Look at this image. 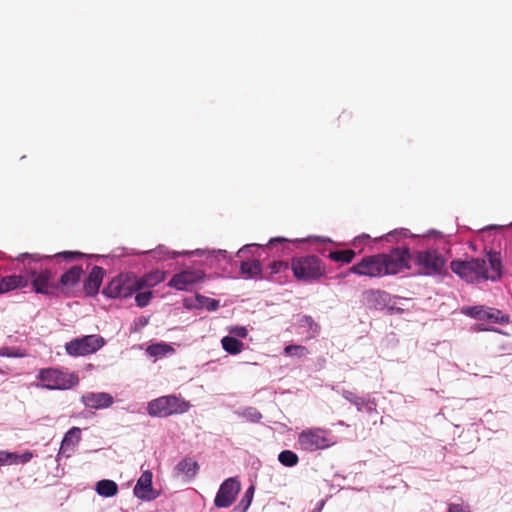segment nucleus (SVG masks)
I'll return each mask as SVG.
<instances>
[{
    "instance_id": "obj_15",
    "label": "nucleus",
    "mask_w": 512,
    "mask_h": 512,
    "mask_svg": "<svg viewBox=\"0 0 512 512\" xmlns=\"http://www.w3.org/2000/svg\"><path fill=\"white\" fill-rule=\"evenodd\" d=\"M81 441V429L79 427L70 428L64 435L58 455L69 458L76 450Z\"/></svg>"
},
{
    "instance_id": "obj_25",
    "label": "nucleus",
    "mask_w": 512,
    "mask_h": 512,
    "mask_svg": "<svg viewBox=\"0 0 512 512\" xmlns=\"http://www.w3.org/2000/svg\"><path fill=\"white\" fill-rule=\"evenodd\" d=\"M223 349L232 355H237L243 350L244 344L235 337L225 336L221 340Z\"/></svg>"
},
{
    "instance_id": "obj_18",
    "label": "nucleus",
    "mask_w": 512,
    "mask_h": 512,
    "mask_svg": "<svg viewBox=\"0 0 512 512\" xmlns=\"http://www.w3.org/2000/svg\"><path fill=\"white\" fill-rule=\"evenodd\" d=\"M104 274L105 270L100 266H94L91 269L84 282V290L88 296H94L98 293Z\"/></svg>"
},
{
    "instance_id": "obj_33",
    "label": "nucleus",
    "mask_w": 512,
    "mask_h": 512,
    "mask_svg": "<svg viewBox=\"0 0 512 512\" xmlns=\"http://www.w3.org/2000/svg\"><path fill=\"white\" fill-rule=\"evenodd\" d=\"M18 455L16 453L0 451V465L12 464L16 462Z\"/></svg>"
},
{
    "instance_id": "obj_37",
    "label": "nucleus",
    "mask_w": 512,
    "mask_h": 512,
    "mask_svg": "<svg viewBox=\"0 0 512 512\" xmlns=\"http://www.w3.org/2000/svg\"><path fill=\"white\" fill-rule=\"evenodd\" d=\"M230 332L240 338H245L248 334V331L244 326H236L232 328Z\"/></svg>"
},
{
    "instance_id": "obj_24",
    "label": "nucleus",
    "mask_w": 512,
    "mask_h": 512,
    "mask_svg": "<svg viewBox=\"0 0 512 512\" xmlns=\"http://www.w3.org/2000/svg\"><path fill=\"white\" fill-rule=\"evenodd\" d=\"M146 352L152 357H164L167 354H173L175 349L167 343L151 344L147 347Z\"/></svg>"
},
{
    "instance_id": "obj_32",
    "label": "nucleus",
    "mask_w": 512,
    "mask_h": 512,
    "mask_svg": "<svg viewBox=\"0 0 512 512\" xmlns=\"http://www.w3.org/2000/svg\"><path fill=\"white\" fill-rule=\"evenodd\" d=\"M300 326L306 327L313 332V334L318 333L319 325L313 320L311 316H303L300 319Z\"/></svg>"
},
{
    "instance_id": "obj_23",
    "label": "nucleus",
    "mask_w": 512,
    "mask_h": 512,
    "mask_svg": "<svg viewBox=\"0 0 512 512\" xmlns=\"http://www.w3.org/2000/svg\"><path fill=\"white\" fill-rule=\"evenodd\" d=\"M356 256V252L352 249H344V250H334L330 251L328 254V258L334 262H341L344 264H349L353 261Z\"/></svg>"
},
{
    "instance_id": "obj_42",
    "label": "nucleus",
    "mask_w": 512,
    "mask_h": 512,
    "mask_svg": "<svg viewBox=\"0 0 512 512\" xmlns=\"http://www.w3.org/2000/svg\"><path fill=\"white\" fill-rule=\"evenodd\" d=\"M219 308V301L215 299H209L207 309L209 311H215Z\"/></svg>"
},
{
    "instance_id": "obj_2",
    "label": "nucleus",
    "mask_w": 512,
    "mask_h": 512,
    "mask_svg": "<svg viewBox=\"0 0 512 512\" xmlns=\"http://www.w3.org/2000/svg\"><path fill=\"white\" fill-rule=\"evenodd\" d=\"M450 268L462 280L472 284L488 280L495 282L500 280L503 274L501 255L495 251L488 252L487 259L453 260Z\"/></svg>"
},
{
    "instance_id": "obj_48",
    "label": "nucleus",
    "mask_w": 512,
    "mask_h": 512,
    "mask_svg": "<svg viewBox=\"0 0 512 512\" xmlns=\"http://www.w3.org/2000/svg\"><path fill=\"white\" fill-rule=\"evenodd\" d=\"M260 418H261V414L257 413V419H260Z\"/></svg>"
},
{
    "instance_id": "obj_21",
    "label": "nucleus",
    "mask_w": 512,
    "mask_h": 512,
    "mask_svg": "<svg viewBox=\"0 0 512 512\" xmlns=\"http://www.w3.org/2000/svg\"><path fill=\"white\" fill-rule=\"evenodd\" d=\"M175 470L177 474H183L187 479H192L196 476L199 470V465L197 461L186 457L176 465Z\"/></svg>"
},
{
    "instance_id": "obj_29",
    "label": "nucleus",
    "mask_w": 512,
    "mask_h": 512,
    "mask_svg": "<svg viewBox=\"0 0 512 512\" xmlns=\"http://www.w3.org/2000/svg\"><path fill=\"white\" fill-rule=\"evenodd\" d=\"M17 276L9 275L0 280V294L17 289Z\"/></svg>"
},
{
    "instance_id": "obj_34",
    "label": "nucleus",
    "mask_w": 512,
    "mask_h": 512,
    "mask_svg": "<svg viewBox=\"0 0 512 512\" xmlns=\"http://www.w3.org/2000/svg\"><path fill=\"white\" fill-rule=\"evenodd\" d=\"M0 356L5 357H24L25 353L21 352L18 348L3 347L0 349Z\"/></svg>"
},
{
    "instance_id": "obj_44",
    "label": "nucleus",
    "mask_w": 512,
    "mask_h": 512,
    "mask_svg": "<svg viewBox=\"0 0 512 512\" xmlns=\"http://www.w3.org/2000/svg\"><path fill=\"white\" fill-rule=\"evenodd\" d=\"M325 502L323 500L319 501L316 507L311 512H322Z\"/></svg>"
},
{
    "instance_id": "obj_20",
    "label": "nucleus",
    "mask_w": 512,
    "mask_h": 512,
    "mask_svg": "<svg viewBox=\"0 0 512 512\" xmlns=\"http://www.w3.org/2000/svg\"><path fill=\"white\" fill-rule=\"evenodd\" d=\"M166 278V272L161 270H154L146 273L138 278V289L151 288L163 282Z\"/></svg>"
},
{
    "instance_id": "obj_30",
    "label": "nucleus",
    "mask_w": 512,
    "mask_h": 512,
    "mask_svg": "<svg viewBox=\"0 0 512 512\" xmlns=\"http://www.w3.org/2000/svg\"><path fill=\"white\" fill-rule=\"evenodd\" d=\"M284 353L287 356H294V357L301 358V357L306 356L309 353V351L305 346H302V345H287L284 348Z\"/></svg>"
},
{
    "instance_id": "obj_19",
    "label": "nucleus",
    "mask_w": 512,
    "mask_h": 512,
    "mask_svg": "<svg viewBox=\"0 0 512 512\" xmlns=\"http://www.w3.org/2000/svg\"><path fill=\"white\" fill-rule=\"evenodd\" d=\"M83 274V270L80 266H73L68 271L63 273L59 279V282H56L59 284V288L62 289H69L71 287H74L80 280L81 276Z\"/></svg>"
},
{
    "instance_id": "obj_40",
    "label": "nucleus",
    "mask_w": 512,
    "mask_h": 512,
    "mask_svg": "<svg viewBox=\"0 0 512 512\" xmlns=\"http://www.w3.org/2000/svg\"><path fill=\"white\" fill-rule=\"evenodd\" d=\"M382 295V292L379 291V290H367L364 292V296L367 298V299H370V298H378Z\"/></svg>"
},
{
    "instance_id": "obj_35",
    "label": "nucleus",
    "mask_w": 512,
    "mask_h": 512,
    "mask_svg": "<svg viewBox=\"0 0 512 512\" xmlns=\"http://www.w3.org/2000/svg\"><path fill=\"white\" fill-rule=\"evenodd\" d=\"M17 276V288H26L31 284V277L29 275V269L25 271L24 274H19Z\"/></svg>"
},
{
    "instance_id": "obj_16",
    "label": "nucleus",
    "mask_w": 512,
    "mask_h": 512,
    "mask_svg": "<svg viewBox=\"0 0 512 512\" xmlns=\"http://www.w3.org/2000/svg\"><path fill=\"white\" fill-rule=\"evenodd\" d=\"M152 478L153 474L149 470H146L141 474L133 489L136 497L143 500H151L155 498L152 494Z\"/></svg>"
},
{
    "instance_id": "obj_6",
    "label": "nucleus",
    "mask_w": 512,
    "mask_h": 512,
    "mask_svg": "<svg viewBox=\"0 0 512 512\" xmlns=\"http://www.w3.org/2000/svg\"><path fill=\"white\" fill-rule=\"evenodd\" d=\"M38 379L42 387L49 390H65L76 386L79 377L76 373H69L57 368H44L39 371Z\"/></svg>"
},
{
    "instance_id": "obj_1",
    "label": "nucleus",
    "mask_w": 512,
    "mask_h": 512,
    "mask_svg": "<svg viewBox=\"0 0 512 512\" xmlns=\"http://www.w3.org/2000/svg\"><path fill=\"white\" fill-rule=\"evenodd\" d=\"M411 255L407 247L392 249L389 253H381L363 257L351 266L347 273L370 278L397 274L404 269H410Z\"/></svg>"
},
{
    "instance_id": "obj_7",
    "label": "nucleus",
    "mask_w": 512,
    "mask_h": 512,
    "mask_svg": "<svg viewBox=\"0 0 512 512\" xmlns=\"http://www.w3.org/2000/svg\"><path fill=\"white\" fill-rule=\"evenodd\" d=\"M106 344V340L98 335L91 334L77 337L65 343V351L69 356L80 357L96 353Z\"/></svg>"
},
{
    "instance_id": "obj_43",
    "label": "nucleus",
    "mask_w": 512,
    "mask_h": 512,
    "mask_svg": "<svg viewBox=\"0 0 512 512\" xmlns=\"http://www.w3.org/2000/svg\"><path fill=\"white\" fill-rule=\"evenodd\" d=\"M28 257L32 258L34 261H38L40 259L37 255H29L27 253H24L18 257V260L24 261V258Z\"/></svg>"
},
{
    "instance_id": "obj_31",
    "label": "nucleus",
    "mask_w": 512,
    "mask_h": 512,
    "mask_svg": "<svg viewBox=\"0 0 512 512\" xmlns=\"http://www.w3.org/2000/svg\"><path fill=\"white\" fill-rule=\"evenodd\" d=\"M153 297V292L148 290V291H144V292H139L136 296H135V302L137 304L138 307H146L151 299Z\"/></svg>"
},
{
    "instance_id": "obj_4",
    "label": "nucleus",
    "mask_w": 512,
    "mask_h": 512,
    "mask_svg": "<svg viewBox=\"0 0 512 512\" xmlns=\"http://www.w3.org/2000/svg\"><path fill=\"white\" fill-rule=\"evenodd\" d=\"M418 273L425 276H442L447 273V259L440 251L428 249L418 251L413 257Z\"/></svg>"
},
{
    "instance_id": "obj_47",
    "label": "nucleus",
    "mask_w": 512,
    "mask_h": 512,
    "mask_svg": "<svg viewBox=\"0 0 512 512\" xmlns=\"http://www.w3.org/2000/svg\"><path fill=\"white\" fill-rule=\"evenodd\" d=\"M160 252H162V248H161V247H159V248H158V250H154V251H152V253L154 254V256H155L156 254L160 253Z\"/></svg>"
},
{
    "instance_id": "obj_8",
    "label": "nucleus",
    "mask_w": 512,
    "mask_h": 512,
    "mask_svg": "<svg viewBox=\"0 0 512 512\" xmlns=\"http://www.w3.org/2000/svg\"><path fill=\"white\" fill-rule=\"evenodd\" d=\"M138 277L133 273H122L114 277L103 289L108 298H128L138 289Z\"/></svg>"
},
{
    "instance_id": "obj_13",
    "label": "nucleus",
    "mask_w": 512,
    "mask_h": 512,
    "mask_svg": "<svg viewBox=\"0 0 512 512\" xmlns=\"http://www.w3.org/2000/svg\"><path fill=\"white\" fill-rule=\"evenodd\" d=\"M205 274L198 269H187L173 275L168 282V286L176 290H188L190 286L201 281Z\"/></svg>"
},
{
    "instance_id": "obj_26",
    "label": "nucleus",
    "mask_w": 512,
    "mask_h": 512,
    "mask_svg": "<svg viewBox=\"0 0 512 512\" xmlns=\"http://www.w3.org/2000/svg\"><path fill=\"white\" fill-rule=\"evenodd\" d=\"M241 274L245 278H252L259 275L262 271L261 263L258 260L244 261L241 263Z\"/></svg>"
},
{
    "instance_id": "obj_46",
    "label": "nucleus",
    "mask_w": 512,
    "mask_h": 512,
    "mask_svg": "<svg viewBox=\"0 0 512 512\" xmlns=\"http://www.w3.org/2000/svg\"><path fill=\"white\" fill-rule=\"evenodd\" d=\"M349 274H350V273H347V271H346V272H344V273L339 274L337 277H338V278H344V277L348 276Z\"/></svg>"
},
{
    "instance_id": "obj_9",
    "label": "nucleus",
    "mask_w": 512,
    "mask_h": 512,
    "mask_svg": "<svg viewBox=\"0 0 512 512\" xmlns=\"http://www.w3.org/2000/svg\"><path fill=\"white\" fill-rule=\"evenodd\" d=\"M334 443L330 431L322 428L306 429L302 431L298 437L300 448L309 452L326 449Z\"/></svg>"
},
{
    "instance_id": "obj_45",
    "label": "nucleus",
    "mask_w": 512,
    "mask_h": 512,
    "mask_svg": "<svg viewBox=\"0 0 512 512\" xmlns=\"http://www.w3.org/2000/svg\"><path fill=\"white\" fill-rule=\"evenodd\" d=\"M283 241H285V239H284V238H273V239H271V240H270V242H269V243H270V244H273V243H275V242H283Z\"/></svg>"
},
{
    "instance_id": "obj_3",
    "label": "nucleus",
    "mask_w": 512,
    "mask_h": 512,
    "mask_svg": "<svg viewBox=\"0 0 512 512\" xmlns=\"http://www.w3.org/2000/svg\"><path fill=\"white\" fill-rule=\"evenodd\" d=\"M290 265L294 277L301 282H315L326 275V265L316 255L295 257Z\"/></svg>"
},
{
    "instance_id": "obj_22",
    "label": "nucleus",
    "mask_w": 512,
    "mask_h": 512,
    "mask_svg": "<svg viewBox=\"0 0 512 512\" xmlns=\"http://www.w3.org/2000/svg\"><path fill=\"white\" fill-rule=\"evenodd\" d=\"M96 492L103 497H113L118 493V485L113 480H100L96 484Z\"/></svg>"
},
{
    "instance_id": "obj_11",
    "label": "nucleus",
    "mask_w": 512,
    "mask_h": 512,
    "mask_svg": "<svg viewBox=\"0 0 512 512\" xmlns=\"http://www.w3.org/2000/svg\"><path fill=\"white\" fill-rule=\"evenodd\" d=\"M462 313L477 320H487L497 324L509 322V316L503 314L501 310L484 305L463 307Z\"/></svg>"
},
{
    "instance_id": "obj_5",
    "label": "nucleus",
    "mask_w": 512,
    "mask_h": 512,
    "mask_svg": "<svg viewBox=\"0 0 512 512\" xmlns=\"http://www.w3.org/2000/svg\"><path fill=\"white\" fill-rule=\"evenodd\" d=\"M188 401L176 395L156 398L148 403L147 412L152 417L165 418L174 414H183L190 409Z\"/></svg>"
},
{
    "instance_id": "obj_36",
    "label": "nucleus",
    "mask_w": 512,
    "mask_h": 512,
    "mask_svg": "<svg viewBox=\"0 0 512 512\" xmlns=\"http://www.w3.org/2000/svg\"><path fill=\"white\" fill-rule=\"evenodd\" d=\"M447 512H471L468 504L450 503Z\"/></svg>"
},
{
    "instance_id": "obj_28",
    "label": "nucleus",
    "mask_w": 512,
    "mask_h": 512,
    "mask_svg": "<svg viewBox=\"0 0 512 512\" xmlns=\"http://www.w3.org/2000/svg\"><path fill=\"white\" fill-rule=\"evenodd\" d=\"M278 460L282 465H284L286 467H293L298 463L299 458H298L297 454L294 453L293 451L284 450V451L280 452V454L278 456Z\"/></svg>"
},
{
    "instance_id": "obj_17",
    "label": "nucleus",
    "mask_w": 512,
    "mask_h": 512,
    "mask_svg": "<svg viewBox=\"0 0 512 512\" xmlns=\"http://www.w3.org/2000/svg\"><path fill=\"white\" fill-rule=\"evenodd\" d=\"M342 396L348 402L356 406L358 411L365 410L368 413H376L377 412V403L374 399H366L356 395L354 392L349 390H344L342 392Z\"/></svg>"
},
{
    "instance_id": "obj_41",
    "label": "nucleus",
    "mask_w": 512,
    "mask_h": 512,
    "mask_svg": "<svg viewBox=\"0 0 512 512\" xmlns=\"http://www.w3.org/2000/svg\"><path fill=\"white\" fill-rule=\"evenodd\" d=\"M282 268H284V269L288 268V263L280 261V262H275L272 266V270L276 273L279 272Z\"/></svg>"
},
{
    "instance_id": "obj_12",
    "label": "nucleus",
    "mask_w": 512,
    "mask_h": 512,
    "mask_svg": "<svg viewBox=\"0 0 512 512\" xmlns=\"http://www.w3.org/2000/svg\"><path fill=\"white\" fill-rule=\"evenodd\" d=\"M241 490V484L236 478L226 479L219 487V490L214 499V505L217 508L230 507L238 493Z\"/></svg>"
},
{
    "instance_id": "obj_39",
    "label": "nucleus",
    "mask_w": 512,
    "mask_h": 512,
    "mask_svg": "<svg viewBox=\"0 0 512 512\" xmlns=\"http://www.w3.org/2000/svg\"><path fill=\"white\" fill-rule=\"evenodd\" d=\"M32 457H33V454L31 452H25L20 456L18 455V459L15 463H18V462L27 463L32 459Z\"/></svg>"
},
{
    "instance_id": "obj_38",
    "label": "nucleus",
    "mask_w": 512,
    "mask_h": 512,
    "mask_svg": "<svg viewBox=\"0 0 512 512\" xmlns=\"http://www.w3.org/2000/svg\"><path fill=\"white\" fill-rule=\"evenodd\" d=\"M59 256L63 257L64 259H76L81 258L83 254L80 252L64 251L60 253Z\"/></svg>"
},
{
    "instance_id": "obj_10",
    "label": "nucleus",
    "mask_w": 512,
    "mask_h": 512,
    "mask_svg": "<svg viewBox=\"0 0 512 512\" xmlns=\"http://www.w3.org/2000/svg\"><path fill=\"white\" fill-rule=\"evenodd\" d=\"M33 291L43 295H54L59 289L55 282V274L49 269H29Z\"/></svg>"
},
{
    "instance_id": "obj_14",
    "label": "nucleus",
    "mask_w": 512,
    "mask_h": 512,
    "mask_svg": "<svg viewBox=\"0 0 512 512\" xmlns=\"http://www.w3.org/2000/svg\"><path fill=\"white\" fill-rule=\"evenodd\" d=\"M81 402L89 409H106L113 405L114 397L106 392H87L82 395Z\"/></svg>"
},
{
    "instance_id": "obj_27",
    "label": "nucleus",
    "mask_w": 512,
    "mask_h": 512,
    "mask_svg": "<svg viewBox=\"0 0 512 512\" xmlns=\"http://www.w3.org/2000/svg\"><path fill=\"white\" fill-rule=\"evenodd\" d=\"M254 495V486H250L242 496L238 505H236L233 509V512H246L251 505L252 499Z\"/></svg>"
}]
</instances>
